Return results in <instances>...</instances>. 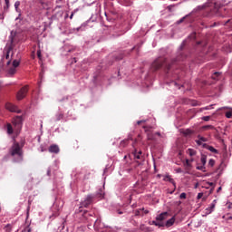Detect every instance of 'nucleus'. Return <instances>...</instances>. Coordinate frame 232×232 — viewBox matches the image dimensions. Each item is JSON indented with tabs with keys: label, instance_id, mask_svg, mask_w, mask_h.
Here are the masks:
<instances>
[{
	"label": "nucleus",
	"instance_id": "nucleus-1",
	"mask_svg": "<svg viewBox=\"0 0 232 232\" xmlns=\"http://www.w3.org/2000/svg\"><path fill=\"white\" fill-rule=\"evenodd\" d=\"M185 56H183L181 53L179 56H178L176 59L172 60L171 63H169L166 58L159 57L156 59L152 64H151V70L156 72L160 70V68H165L167 70H170L172 65L176 64L177 63H179L181 61L185 60Z\"/></svg>",
	"mask_w": 232,
	"mask_h": 232
},
{
	"label": "nucleus",
	"instance_id": "nucleus-2",
	"mask_svg": "<svg viewBox=\"0 0 232 232\" xmlns=\"http://www.w3.org/2000/svg\"><path fill=\"white\" fill-rule=\"evenodd\" d=\"M14 47H15V44L14 43V37L11 36L10 42L6 44V45L3 51V55H4L5 59L7 60V62L8 61L12 62L13 56H14L13 51H14ZM10 53H11V56H10Z\"/></svg>",
	"mask_w": 232,
	"mask_h": 232
},
{
	"label": "nucleus",
	"instance_id": "nucleus-3",
	"mask_svg": "<svg viewBox=\"0 0 232 232\" xmlns=\"http://www.w3.org/2000/svg\"><path fill=\"white\" fill-rule=\"evenodd\" d=\"M11 61H7L5 66V72L7 76L13 77L17 72V68L20 66L21 62L19 60H14L12 64Z\"/></svg>",
	"mask_w": 232,
	"mask_h": 232
},
{
	"label": "nucleus",
	"instance_id": "nucleus-4",
	"mask_svg": "<svg viewBox=\"0 0 232 232\" xmlns=\"http://www.w3.org/2000/svg\"><path fill=\"white\" fill-rule=\"evenodd\" d=\"M23 147H24V143H22V145L20 146L19 142L14 141L9 152L11 156H15L17 155L20 160H23Z\"/></svg>",
	"mask_w": 232,
	"mask_h": 232
},
{
	"label": "nucleus",
	"instance_id": "nucleus-5",
	"mask_svg": "<svg viewBox=\"0 0 232 232\" xmlns=\"http://www.w3.org/2000/svg\"><path fill=\"white\" fill-rule=\"evenodd\" d=\"M27 93H28V86H24L21 88L16 93V100L22 101L24 98L26 97Z\"/></svg>",
	"mask_w": 232,
	"mask_h": 232
},
{
	"label": "nucleus",
	"instance_id": "nucleus-6",
	"mask_svg": "<svg viewBox=\"0 0 232 232\" xmlns=\"http://www.w3.org/2000/svg\"><path fill=\"white\" fill-rule=\"evenodd\" d=\"M133 156H134V160L139 165H140L142 161H144V156L142 155L141 150L138 151L137 150H135L133 152Z\"/></svg>",
	"mask_w": 232,
	"mask_h": 232
},
{
	"label": "nucleus",
	"instance_id": "nucleus-7",
	"mask_svg": "<svg viewBox=\"0 0 232 232\" xmlns=\"http://www.w3.org/2000/svg\"><path fill=\"white\" fill-rule=\"evenodd\" d=\"M12 123L14 126V128H16L17 130H21L23 125V117L22 116L15 117L12 121Z\"/></svg>",
	"mask_w": 232,
	"mask_h": 232
},
{
	"label": "nucleus",
	"instance_id": "nucleus-8",
	"mask_svg": "<svg viewBox=\"0 0 232 232\" xmlns=\"http://www.w3.org/2000/svg\"><path fill=\"white\" fill-rule=\"evenodd\" d=\"M144 129L145 132H147V138L149 140H155V135L153 133H150V126H142Z\"/></svg>",
	"mask_w": 232,
	"mask_h": 232
},
{
	"label": "nucleus",
	"instance_id": "nucleus-9",
	"mask_svg": "<svg viewBox=\"0 0 232 232\" xmlns=\"http://www.w3.org/2000/svg\"><path fill=\"white\" fill-rule=\"evenodd\" d=\"M93 201L92 196H87L84 201L81 203L82 207L88 208Z\"/></svg>",
	"mask_w": 232,
	"mask_h": 232
},
{
	"label": "nucleus",
	"instance_id": "nucleus-10",
	"mask_svg": "<svg viewBox=\"0 0 232 232\" xmlns=\"http://www.w3.org/2000/svg\"><path fill=\"white\" fill-rule=\"evenodd\" d=\"M149 213H150V211L149 210H145L144 208L137 209V210H134V215L136 217H139V216L143 217L145 214H149Z\"/></svg>",
	"mask_w": 232,
	"mask_h": 232
},
{
	"label": "nucleus",
	"instance_id": "nucleus-11",
	"mask_svg": "<svg viewBox=\"0 0 232 232\" xmlns=\"http://www.w3.org/2000/svg\"><path fill=\"white\" fill-rule=\"evenodd\" d=\"M48 151L50 153H55L58 154L60 152V148L58 145L53 144L49 147Z\"/></svg>",
	"mask_w": 232,
	"mask_h": 232
},
{
	"label": "nucleus",
	"instance_id": "nucleus-12",
	"mask_svg": "<svg viewBox=\"0 0 232 232\" xmlns=\"http://www.w3.org/2000/svg\"><path fill=\"white\" fill-rule=\"evenodd\" d=\"M203 148L208 150L212 153H215V154H218L219 153V151L218 150H216L213 146H209L208 144L204 143L203 144Z\"/></svg>",
	"mask_w": 232,
	"mask_h": 232
},
{
	"label": "nucleus",
	"instance_id": "nucleus-13",
	"mask_svg": "<svg viewBox=\"0 0 232 232\" xmlns=\"http://www.w3.org/2000/svg\"><path fill=\"white\" fill-rule=\"evenodd\" d=\"M168 217H169V213L168 212H164V213H161L160 215H159L156 218V220H158L160 222H162L163 220L167 219Z\"/></svg>",
	"mask_w": 232,
	"mask_h": 232
},
{
	"label": "nucleus",
	"instance_id": "nucleus-14",
	"mask_svg": "<svg viewBox=\"0 0 232 232\" xmlns=\"http://www.w3.org/2000/svg\"><path fill=\"white\" fill-rule=\"evenodd\" d=\"M5 109L10 111L11 112H16L17 111V107L14 106L12 103H6L5 104Z\"/></svg>",
	"mask_w": 232,
	"mask_h": 232
},
{
	"label": "nucleus",
	"instance_id": "nucleus-15",
	"mask_svg": "<svg viewBox=\"0 0 232 232\" xmlns=\"http://www.w3.org/2000/svg\"><path fill=\"white\" fill-rule=\"evenodd\" d=\"M163 180H164V181H169V183H171V184L174 186V188H176V187H177V185H176V182H175L174 179H172V178H171V176H169V175H166V176H164Z\"/></svg>",
	"mask_w": 232,
	"mask_h": 232
},
{
	"label": "nucleus",
	"instance_id": "nucleus-16",
	"mask_svg": "<svg viewBox=\"0 0 232 232\" xmlns=\"http://www.w3.org/2000/svg\"><path fill=\"white\" fill-rule=\"evenodd\" d=\"M175 221H176V218L175 217H173L170 219L167 220L164 226H166L167 227H169L174 225Z\"/></svg>",
	"mask_w": 232,
	"mask_h": 232
},
{
	"label": "nucleus",
	"instance_id": "nucleus-17",
	"mask_svg": "<svg viewBox=\"0 0 232 232\" xmlns=\"http://www.w3.org/2000/svg\"><path fill=\"white\" fill-rule=\"evenodd\" d=\"M84 218H86V220H87L88 223H91V224H92V223L94 222V220H93V218H94V217H93V215H92V214H85Z\"/></svg>",
	"mask_w": 232,
	"mask_h": 232
},
{
	"label": "nucleus",
	"instance_id": "nucleus-18",
	"mask_svg": "<svg viewBox=\"0 0 232 232\" xmlns=\"http://www.w3.org/2000/svg\"><path fill=\"white\" fill-rule=\"evenodd\" d=\"M223 109L229 110L228 111H227V112L225 113V116H226L227 119H231V118H232V108L224 107Z\"/></svg>",
	"mask_w": 232,
	"mask_h": 232
},
{
	"label": "nucleus",
	"instance_id": "nucleus-19",
	"mask_svg": "<svg viewBox=\"0 0 232 232\" xmlns=\"http://www.w3.org/2000/svg\"><path fill=\"white\" fill-rule=\"evenodd\" d=\"M6 132H7V134H10V135L14 133V129H13L12 124H10V123L6 124Z\"/></svg>",
	"mask_w": 232,
	"mask_h": 232
},
{
	"label": "nucleus",
	"instance_id": "nucleus-20",
	"mask_svg": "<svg viewBox=\"0 0 232 232\" xmlns=\"http://www.w3.org/2000/svg\"><path fill=\"white\" fill-rule=\"evenodd\" d=\"M215 126H212V125H207V126H202L201 127V130H215Z\"/></svg>",
	"mask_w": 232,
	"mask_h": 232
},
{
	"label": "nucleus",
	"instance_id": "nucleus-21",
	"mask_svg": "<svg viewBox=\"0 0 232 232\" xmlns=\"http://www.w3.org/2000/svg\"><path fill=\"white\" fill-rule=\"evenodd\" d=\"M216 201H217V200H214V201L211 203L210 207H209L208 208H207V210H208L209 213H211V212L215 209V208H216Z\"/></svg>",
	"mask_w": 232,
	"mask_h": 232
},
{
	"label": "nucleus",
	"instance_id": "nucleus-22",
	"mask_svg": "<svg viewBox=\"0 0 232 232\" xmlns=\"http://www.w3.org/2000/svg\"><path fill=\"white\" fill-rule=\"evenodd\" d=\"M207 160H208V157L206 155H202L201 156V159H200V162L203 166H206L207 164Z\"/></svg>",
	"mask_w": 232,
	"mask_h": 232
},
{
	"label": "nucleus",
	"instance_id": "nucleus-23",
	"mask_svg": "<svg viewBox=\"0 0 232 232\" xmlns=\"http://www.w3.org/2000/svg\"><path fill=\"white\" fill-rule=\"evenodd\" d=\"M194 133V131L192 130L187 129L186 130L183 131V134L185 136H190Z\"/></svg>",
	"mask_w": 232,
	"mask_h": 232
},
{
	"label": "nucleus",
	"instance_id": "nucleus-24",
	"mask_svg": "<svg viewBox=\"0 0 232 232\" xmlns=\"http://www.w3.org/2000/svg\"><path fill=\"white\" fill-rule=\"evenodd\" d=\"M152 224L157 226V227H165L164 223H162L161 221H158V220L152 221Z\"/></svg>",
	"mask_w": 232,
	"mask_h": 232
},
{
	"label": "nucleus",
	"instance_id": "nucleus-25",
	"mask_svg": "<svg viewBox=\"0 0 232 232\" xmlns=\"http://www.w3.org/2000/svg\"><path fill=\"white\" fill-rule=\"evenodd\" d=\"M188 154L190 156V157H193L197 154V151L195 150H192V149H188Z\"/></svg>",
	"mask_w": 232,
	"mask_h": 232
},
{
	"label": "nucleus",
	"instance_id": "nucleus-26",
	"mask_svg": "<svg viewBox=\"0 0 232 232\" xmlns=\"http://www.w3.org/2000/svg\"><path fill=\"white\" fill-rule=\"evenodd\" d=\"M5 6L4 7V10L7 11L10 7V1L9 0H5Z\"/></svg>",
	"mask_w": 232,
	"mask_h": 232
},
{
	"label": "nucleus",
	"instance_id": "nucleus-27",
	"mask_svg": "<svg viewBox=\"0 0 232 232\" xmlns=\"http://www.w3.org/2000/svg\"><path fill=\"white\" fill-rule=\"evenodd\" d=\"M221 75L220 72H215L213 75H212V79L217 81L218 80V77Z\"/></svg>",
	"mask_w": 232,
	"mask_h": 232
},
{
	"label": "nucleus",
	"instance_id": "nucleus-28",
	"mask_svg": "<svg viewBox=\"0 0 232 232\" xmlns=\"http://www.w3.org/2000/svg\"><path fill=\"white\" fill-rule=\"evenodd\" d=\"M128 144H129V140H122L120 143L121 147H123V148L126 147Z\"/></svg>",
	"mask_w": 232,
	"mask_h": 232
},
{
	"label": "nucleus",
	"instance_id": "nucleus-29",
	"mask_svg": "<svg viewBox=\"0 0 232 232\" xmlns=\"http://www.w3.org/2000/svg\"><path fill=\"white\" fill-rule=\"evenodd\" d=\"M198 139H199L202 142H207L208 141V139L205 138V137H202L201 135H198Z\"/></svg>",
	"mask_w": 232,
	"mask_h": 232
},
{
	"label": "nucleus",
	"instance_id": "nucleus-30",
	"mask_svg": "<svg viewBox=\"0 0 232 232\" xmlns=\"http://www.w3.org/2000/svg\"><path fill=\"white\" fill-rule=\"evenodd\" d=\"M215 164H216V160H213V159L209 160V161H208V166L214 167Z\"/></svg>",
	"mask_w": 232,
	"mask_h": 232
},
{
	"label": "nucleus",
	"instance_id": "nucleus-31",
	"mask_svg": "<svg viewBox=\"0 0 232 232\" xmlns=\"http://www.w3.org/2000/svg\"><path fill=\"white\" fill-rule=\"evenodd\" d=\"M5 232H12V226L10 224L5 226Z\"/></svg>",
	"mask_w": 232,
	"mask_h": 232
},
{
	"label": "nucleus",
	"instance_id": "nucleus-32",
	"mask_svg": "<svg viewBox=\"0 0 232 232\" xmlns=\"http://www.w3.org/2000/svg\"><path fill=\"white\" fill-rule=\"evenodd\" d=\"M20 5H21V3H20L19 1H16V2L14 3L15 11L18 12V9H19V6H20Z\"/></svg>",
	"mask_w": 232,
	"mask_h": 232
},
{
	"label": "nucleus",
	"instance_id": "nucleus-33",
	"mask_svg": "<svg viewBox=\"0 0 232 232\" xmlns=\"http://www.w3.org/2000/svg\"><path fill=\"white\" fill-rule=\"evenodd\" d=\"M22 232H32V228L30 227V226H27L22 230Z\"/></svg>",
	"mask_w": 232,
	"mask_h": 232
},
{
	"label": "nucleus",
	"instance_id": "nucleus-34",
	"mask_svg": "<svg viewBox=\"0 0 232 232\" xmlns=\"http://www.w3.org/2000/svg\"><path fill=\"white\" fill-rule=\"evenodd\" d=\"M184 166L186 168H191L190 160H186V163L184 164Z\"/></svg>",
	"mask_w": 232,
	"mask_h": 232
},
{
	"label": "nucleus",
	"instance_id": "nucleus-35",
	"mask_svg": "<svg viewBox=\"0 0 232 232\" xmlns=\"http://www.w3.org/2000/svg\"><path fill=\"white\" fill-rule=\"evenodd\" d=\"M197 169L201 170V171H206V167H205V165L198 166Z\"/></svg>",
	"mask_w": 232,
	"mask_h": 232
},
{
	"label": "nucleus",
	"instance_id": "nucleus-36",
	"mask_svg": "<svg viewBox=\"0 0 232 232\" xmlns=\"http://www.w3.org/2000/svg\"><path fill=\"white\" fill-rule=\"evenodd\" d=\"M36 55H37V57H38L39 60H42V52H41V50H38V51L36 52Z\"/></svg>",
	"mask_w": 232,
	"mask_h": 232
},
{
	"label": "nucleus",
	"instance_id": "nucleus-37",
	"mask_svg": "<svg viewBox=\"0 0 232 232\" xmlns=\"http://www.w3.org/2000/svg\"><path fill=\"white\" fill-rule=\"evenodd\" d=\"M142 140V137H141L140 134H139L137 140H136L135 142L132 144V146L135 147L136 142H137L138 140Z\"/></svg>",
	"mask_w": 232,
	"mask_h": 232
},
{
	"label": "nucleus",
	"instance_id": "nucleus-38",
	"mask_svg": "<svg viewBox=\"0 0 232 232\" xmlns=\"http://www.w3.org/2000/svg\"><path fill=\"white\" fill-rule=\"evenodd\" d=\"M179 198H180V199H185V198H187V193H181L180 196H179Z\"/></svg>",
	"mask_w": 232,
	"mask_h": 232
},
{
	"label": "nucleus",
	"instance_id": "nucleus-39",
	"mask_svg": "<svg viewBox=\"0 0 232 232\" xmlns=\"http://www.w3.org/2000/svg\"><path fill=\"white\" fill-rule=\"evenodd\" d=\"M99 222H100V220H99V219H96V220L94 221V225H93V227H94V228H95V229H97V228H98Z\"/></svg>",
	"mask_w": 232,
	"mask_h": 232
},
{
	"label": "nucleus",
	"instance_id": "nucleus-40",
	"mask_svg": "<svg viewBox=\"0 0 232 232\" xmlns=\"http://www.w3.org/2000/svg\"><path fill=\"white\" fill-rule=\"evenodd\" d=\"M210 118H211L210 116H205V117L202 118V120L205 121H209Z\"/></svg>",
	"mask_w": 232,
	"mask_h": 232
},
{
	"label": "nucleus",
	"instance_id": "nucleus-41",
	"mask_svg": "<svg viewBox=\"0 0 232 232\" xmlns=\"http://www.w3.org/2000/svg\"><path fill=\"white\" fill-rule=\"evenodd\" d=\"M196 143L198 144V145H204L203 144V141L200 140V139H198V140H196Z\"/></svg>",
	"mask_w": 232,
	"mask_h": 232
},
{
	"label": "nucleus",
	"instance_id": "nucleus-42",
	"mask_svg": "<svg viewBox=\"0 0 232 232\" xmlns=\"http://www.w3.org/2000/svg\"><path fill=\"white\" fill-rule=\"evenodd\" d=\"M204 196V193H198V196H197V198L198 199H201Z\"/></svg>",
	"mask_w": 232,
	"mask_h": 232
},
{
	"label": "nucleus",
	"instance_id": "nucleus-43",
	"mask_svg": "<svg viewBox=\"0 0 232 232\" xmlns=\"http://www.w3.org/2000/svg\"><path fill=\"white\" fill-rule=\"evenodd\" d=\"M207 184L209 185L210 187H212L213 188H216V184L213 182H208Z\"/></svg>",
	"mask_w": 232,
	"mask_h": 232
},
{
	"label": "nucleus",
	"instance_id": "nucleus-44",
	"mask_svg": "<svg viewBox=\"0 0 232 232\" xmlns=\"http://www.w3.org/2000/svg\"><path fill=\"white\" fill-rule=\"evenodd\" d=\"M176 171H177L178 173H181V172H183V169H182L181 168H179L178 169H176Z\"/></svg>",
	"mask_w": 232,
	"mask_h": 232
},
{
	"label": "nucleus",
	"instance_id": "nucleus-45",
	"mask_svg": "<svg viewBox=\"0 0 232 232\" xmlns=\"http://www.w3.org/2000/svg\"><path fill=\"white\" fill-rule=\"evenodd\" d=\"M145 122H146V121H137V124L140 125L141 123H145Z\"/></svg>",
	"mask_w": 232,
	"mask_h": 232
},
{
	"label": "nucleus",
	"instance_id": "nucleus-46",
	"mask_svg": "<svg viewBox=\"0 0 232 232\" xmlns=\"http://www.w3.org/2000/svg\"><path fill=\"white\" fill-rule=\"evenodd\" d=\"M227 24H230V26L232 27V19H231V20H228V21L227 22Z\"/></svg>",
	"mask_w": 232,
	"mask_h": 232
},
{
	"label": "nucleus",
	"instance_id": "nucleus-47",
	"mask_svg": "<svg viewBox=\"0 0 232 232\" xmlns=\"http://www.w3.org/2000/svg\"><path fill=\"white\" fill-rule=\"evenodd\" d=\"M185 45H186V42H183L181 44V49H183V47H185Z\"/></svg>",
	"mask_w": 232,
	"mask_h": 232
},
{
	"label": "nucleus",
	"instance_id": "nucleus-48",
	"mask_svg": "<svg viewBox=\"0 0 232 232\" xmlns=\"http://www.w3.org/2000/svg\"><path fill=\"white\" fill-rule=\"evenodd\" d=\"M74 16V13H72V14L70 15V19H72Z\"/></svg>",
	"mask_w": 232,
	"mask_h": 232
},
{
	"label": "nucleus",
	"instance_id": "nucleus-49",
	"mask_svg": "<svg viewBox=\"0 0 232 232\" xmlns=\"http://www.w3.org/2000/svg\"><path fill=\"white\" fill-rule=\"evenodd\" d=\"M157 136H159V137H161V133L160 132H156L155 133Z\"/></svg>",
	"mask_w": 232,
	"mask_h": 232
},
{
	"label": "nucleus",
	"instance_id": "nucleus-50",
	"mask_svg": "<svg viewBox=\"0 0 232 232\" xmlns=\"http://www.w3.org/2000/svg\"><path fill=\"white\" fill-rule=\"evenodd\" d=\"M222 190V187H219L218 188V192H219V191H221Z\"/></svg>",
	"mask_w": 232,
	"mask_h": 232
},
{
	"label": "nucleus",
	"instance_id": "nucleus-51",
	"mask_svg": "<svg viewBox=\"0 0 232 232\" xmlns=\"http://www.w3.org/2000/svg\"><path fill=\"white\" fill-rule=\"evenodd\" d=\"M82 173H86L87 170H86V169H82Z\"/></svg>",
	"mask_w": 232,
	"mask_h": 232
},
{
	"label": "nucleus",
	"instance_id": "nucleus-52",
	"mask_svg": "<svg viewBox=\"0 0 232 232\" xmlns=\"http://www.w3.org/2000/svg\"><path fill=\"white\" fill-rule=\"evenodd\" d=\"M184 20H185V18H182V19L179 21V23H182V22H184Z\"/></svg>",
	"mask_w": 232,
	"mask_h": 232
},
{
	"label": "nucleus",
	"instance_id": "nucleus-53",
	"mask_svg": "<svg viewBox=\"0 0 232 232\" xmlns=\"http://www.w3.org/2000/svg\"><path fill=\"white\" fill-rule=\"evenodd\" d=\"M204 110H210V108L209 107H206V108H203Z\"/></svg>",
	"mask_w": 232,
	"mask_h": 232
},
{
	"label": "nucleus",
	"instance_id": "nucleus-54",
	"mask_svg": "<svg viewBox=\"0 0 232 232\" xmlns=\"http://www.w3.org/2000/svg\"><path fill=\"white\" fill-rule=\"evenodd\" d=\"M214 189H215L214 187H212V188L210 189V192L214 191Z\"/></svg>",
	"mask_w": 232,
	"mask_h": 232
},
{
	"label": "nucleus",
	"instance_id": "nucleus-55",
	"mask_svg": "<svg viewBox=\"0 0 232 232\" xmlns=\"http://www.w3.org/2000/svg\"><path fill=\"white\" fill-rule=\"evenodd\" d=\"M88 179V178H87V175H85L84 178H83V179Z\"/></svg>",
	"mask_w": 232,
	"mask_h": 232
},
{
	"label": "nucleus",
	"instance_id": "nucleus-56",
	"mask_svg": "<svg viewBox=\"0 0 232 232\" xmlns=\"http://www.w3.org/2000/svg\"><path fill=\"white\" fill-rule=\"evenodd\" d=\"M118 213H119V214H121H121H123V212H122V211H118Z\"/></svg>",
	"mask_w": 232,
	"mask_h": 232
},
{
	"label": "nucleus",
	"instance_id": "nucleus-57",
	"mask_svg": "<svg viewBox=\"0 0 232 232\" xmlns=\"http://www.w3.org/2000/svg\"><path fill=\"white\" fill-rule=\"evenodd\" d=\"M218 9H215V13H218Z\"/></svg>",
	"mask_w": 232,
	"mask_h": 232
},
{
	"label": "nucleus",
	"instance_id": "nucleus-58",
	"mask_svg": "<svg viewBox=\"0 0 232 232\" xmlns=\"http://www.w3.org/2000/svg\"><path fill=\"white\" fill-rule=\"evenodd\" d=\"M80 29H81V28H77V29H76V30H77V32H79V31H80Z\"/></svg>",
	"mask_w": 232,
	"mask_h": 232
},
{
	"label": "nucleus",
	"instance_id": "nucleus-59",
	"mask_svg": "<svg viewBox=\"0 0 232 232\" xmlns=\"http://www.w3.org/2000/svg\"><path fill=\"white\" fill-rule=\"evenodd\" d=\"M228 219H232V217H229Z\"/></svg>",
	"mask_w": 232,
	"mask_h": 232
},
{
	"label": "nucleus",
	"instance_id": "nucleus-60",
	"mask_svg": "<svg viewBox=\"0 0 232 232\" xmlns=\"http://www.w3.org/2000/svg\"><path fill=\"white\" fill-rule=\"evenodd\" d=\"M122 59V57H121L120 59H118V60H121Z\"/></svg>",
	"mask_w": 232,
	"mask_h": 232
},
{
	"label": "nucleus",
	"instance_id": "nucleus-61",
	"mask_svg": "<svg viewBox=\"0 0 232 232\" xmlns=\"http://www.w3.org/2000/svg\"><path fill=\"white\" fill-rule=\"evenodd\" d=\"M129 232H136V231H129Z\"/></svg>",
	"mask_w": 232,
	"mask_h": 232
},
{
	"label": "nucleus",
	"instance_id": "nucleus-62",
	"mask_svg": "<svg viewBox=\"0 0 232 232\" xmlns=\"http://www.w3.org/2000/svg\"><path fill=\"white\" fill-rule=\"evenodd\" d=\"M74 63H77V61L75 60Z\"/></svg>",
	"mask_w": 232,
	"mask_h": 232
}]
</instances>
